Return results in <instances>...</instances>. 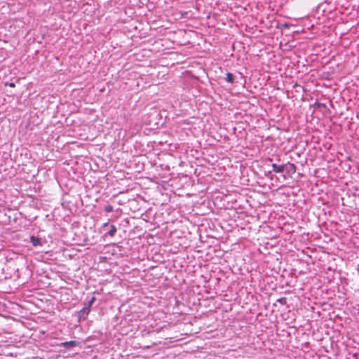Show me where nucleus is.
Instances as JSON below:
<instances>
[{
	"instance_id": "1",
	"label": "nucleus",
	"mask_w": 359,
	"mask_h": 359,
	"mask_svg": "<svg viewBox=\"0 0 359 359\" xmlns=\"http://www.w3.org/2000/svg\"><path fill=\"white\" fill-rule=\"evenodd\" d=\"M95 297H92L90 298V299L88 302V303L85 304L83 308L79 311L78 316H79V320H81V319L85 320L87 318V316H88L90 311V308H91L92 305L93 304V303L95 302Z\"/></svg>"
},
{
	"instance_id": "2",
	"label": "nucleus",
	"mask_w": 359,
	"mask_h": 359,
	"mask_svg": "<svg viewBox=\"0 0 359 359\" xmlns=\"http://www.w3.org/2000/svg\"><path fill=\"white\" fill-rule=\"evenodd\" d=\"M271 167L273 168V171L276 173H282L284 172L285 168H287V165L282 164V165H278L276 163H273L271 165Z\"/></svg>"
},
{
	"instance_id": "3",
	"label": "nucleus",
	"mask_w": 359,
	"mask_h": 359,
	"mask_svg": "<svg viewBox=\"0 0 359 359\" xmlns=\"http://www.w3.org/2000/svg\"><path fill=\"white\" fill-rule=\"evenodd\" d=\"M78 344L79 342L76 341H69L61 343L60 346L65 348L70 349L73 347L76 346Z\"/></svg>"
},
{
	"instance_id": "4",
	"label": "nucleus",
	"mask_w": 359,
	"mask_h": 359,
	"mask_svg": "<svg viewBox=\"0 0 359 359\" xmlns=\"http://www.w3.org/2000/svg\"><path fill=\"white\" fill-rule=\"evenodd\" d=\"M285 165H287V168H285V170H287V172L288 173H294V172H296L297 167H296V165L294 163H291L288 162Z\"/></svg>"
},
{
	"instance_id": "5",
	"label": "nucleus",
	"mask_w": 359,
	"mask_h": 359,
	"mask_svg": "<svg viewBox=\"0 0 359 359\" xmlns=\"http://www.w3.org/2000/svg\"><path fill=\"white\" fill-rule=\"evenodd\" d=\"M30 241L32 243L34 246H38L41 244V239L38 237H36L34 236H32L30 237Z\"/></svg>"
},
{
	"instance_id": "6",
	"label": "nucleus",
	"mask_w": 359,
	"mask_h": 359,
	"mask_svg": "<svg viewBox=\"0 0 359 359\" xmlns=\"http://www.w3.org/2000/svg\"><path fill=\"white\" fill-rule=\"evenodd\" d=\"M225 80L228 83H232L234 81V75L232 73L228 72L226 74V76Z\"/></svg>"
},
{
	"instance_id": "7",
	"label": "nucleus",
	"mask_w": 359,
	"mask_h": 359,
	"mask_svg": "<svg viewBox=\"0 0 359 359\" xmlns=\"http://www.w3.org/2000/svg\"><path fill=\"white\" fill-rule=\"evenodd\" d=\"M116 231H117L116 227L114 225H111L110 229L108 231V234L110 236H114L115 235V233H116Z\"/></svg>"
},
{
	"instance_id": "8",
	"label": "nucleus",
	"mask_w": 359,
	"mask_h": 359,
	"mask_svg": "<svg viewBox=\"0 0 359 359\" xmlns=\"http://www.w3.org/2000/svg\"><path fill=\"white\" fill-rule=\"evenodd\" d=\"M104 210L107 212H111L114 211V208L112 205H107L105 208H104Z\"/></svg>"
},
{
	"instance_id": "9",
	"label": "nucleus",
	"mask_w": 359,
	"mask_h": 359,
	"mask_svg": "<svg viewBox=\"0 0 359 359\" xmlns=\"http://www.w3.org/2000/svg\"><path fill=\"white\" fill-rule=\"evenodd\" d=\"M278 302H280L281 304L284 305L286 304V298L282 297L280 299H278Z\"/></svg>"
},
{
	"instance_id": "10",
	"label": "nucleus",
	"mask_w": 359,
	"mask_h": 359,
	"mask_svg": "<svg viewBox=\"0 0 359 359\" xmlns=\"http://www.w3.org/2000/svg\"><path fill=\"white\" fill-rule=\"evenodd\" d=\"M5 86H8L11 88H14L15 86V83H13V82H11V83H5Z\"/></svg>"
},
{
	"instance_id": "11",
	"label": "nucleus",
	"mask_w": 359,
	"mask_h": 359,
	"mask_svg": "<svg viewBox=\"0 0 359 359\" xmlns=\"http://www.w3.org/2000/svg\"><path fill=\"white\" fill-rule=\"evenodd\" d=\"M354 357L355 358V359H359V355L358 354H354Z\"/></svg>"
},
{
	"instance_id": "12",
	"label": "nucleus",
	"mask_w": 359,
	"mask_h": 359,
	"mask_svg": "<svg viewBox=\"0 0 359 359\" xmlns=\"http://www.w3.org/2000/svg\"><path fill=\"white\" fill-rule=\"evenodd\" d=\"M108 225V223H105L103 224V226H107Z\"/></svg>"
},
{
	"instance_id": "13",
	"label": "nucleus",
	"mask_w": 359,
	"mask_h": 359,
	"mask_svg": "<svg viewBox=\"0 0 359 359\" xmlns=\"http://www.w3.org/2000/svg\"><path fill=\"white\" fill-rule=\"evenodd\" d=\"M325 106V104H318V106Z\"/></svg>"
}]
</instances>
